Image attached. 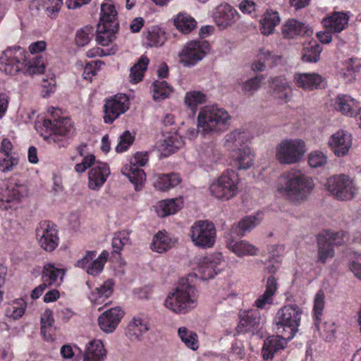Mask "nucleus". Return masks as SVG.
I'll return each instance as SVG.
<instances>
[{
  "instance_id": "9d476101",
  "label": "nucleus",
  "mask_w": 361,
  "mask_h": 361,
  "mask_svg": "<svg viewBox=\"0 0 361 361\" xmlns=\"http://www.w3.org/2000/svg\"><path fill=\"white\" fill-rule=\"evenodd\" d=\"M149 155L147 152H136L130 159V164L122 168V173L127 176L130 181L134 184L136 190H140V186L142 185L146 178L144 171L140 167L144 166L147 163Z\"/></svg>"
},
{
  "instance_id": "bf43d9fd",
  "label": "nucleus",
  "mask_w": 361,
  "mask_h": 361,
  "mask_svg": "<svg viewBox=\"0 0 361 361\" xmlns=\"http://www.w3.org/2000/svg\"><path fill=\"white\" fill-rule=\"evenodd\" d=\"M206 102V95L200 91L187 92L185 97V103L192 110L195 109L198 104Z\"/></svg>"
},
{
  "instance_id": "473e14b6",
  "label": "nucleus",
  "mask_w": 361,
  "mask_h": 361,
  "mask_svg": "<svg viewBox=\"0 0 361 361\" xmlns=\"http://www.w3.org/2000/svg\"><path fill=\"white\" fill-rule=\"evenodd\" d=\"M183 145V140L181 137L177 133H173L160 142L159 149L164 157H167L176 152Z\"/></svg>"
},
{
  "instance_id": "37998d69",
  "label": "nucleus",
  "mask_w": 361,
  "mask_h": 361,
  "mask_svg": "<svg viewBox=\"0 0 361 361\" xmlns=\"http://www.w3.org/2000/svg\"><path fill=\"white\" fill-rule=\"evenodd\" d=\"M99 23L118 25L117 11L111 3H104L101 6V16Z\"/></svg>"
},
{
  "instance_id": "5701e85b",
  "label": "nucleus",
  "mask_w": 361,
  "mask_h": 361,
  "mask_svg": "<svg viewBox=\"0 0 361 361\" xmlns=\"http://www.w3.org/2000/svg\"><path fill=\"white\" fill-rule=\"evenodd\" d=\"M106 357V350L101 340L94 339L86 345L83 355L84 361H103Z\"/></svg>"
},
{
  "instance_id": "20e7f679",
  "label": "nucleus",
  "mask_w": 361,
  "mask_h": 361,
  "mask_svg": "<svg viewBox=\"0 0 361 361\" xmlns=\"http://www.w3.org/2000/svg\"><path fill=\"white\" fill-rule=\"evenodd\" d=\"M302 310L296 305L281 307L276 317V333L286 340H291L298 330Z\"/></svg>"
},
{
  "instance_id": "4be33fe9",
  "label": "nucleus",
  "mask_w": 361,
  "mask_h": 361,
  "mask_svg": "<svg viewBox=\"0 0 361 361\" xmlns=\"http://www.w3.org/2000/svg\"><path fill=\"white\" fill-rule=\"evenodd\" d=\"M238 17L236 11L228 4H221L217 6L214 14V21L222 28L233 24Z\"/></svg>"
},
{
  "instance_id": "680f3d73",
  "label": "nucleus",
  "mask_w": 361,
  "mask_h": 361,
  "mask_svg": "<svg viewBox=\"0 0 361 361\" xmlns=\"http://www.w3.org/2000/svg\"><path fill=\"white\" fill-rule=\"evenodd\" d=\"M201 159L206 162H214L219 158V153L213 143L204 144L202 147Z\"/></svg>"
},
{
  "instance_id": "412c9836",
  "label": "nucleus",
  "mask_w": 361,
  "mask_h": 361,
  "mask_svg": "<svg viewBox=\"0 0 361 361\" xmlns=\"http://www.w3.org/2000/svg\"><path fill=\"white\" fill-rule=\"evenodd\" d=\"M231 164L238 170H247L253 163L255 155L250 148L245 146L233 152Z\"/></svg>"
},
{
  "instance_id": "2eb2a0df",
  "label": "nucleus",
  "mask_w": 361,
  "mask_h": 361,
  "mask_svg": "<svg viewBox=\"0 0 361 361\" xmlns=\"http://www.w3.org/2000/svg\"><path fill=\"white\" fill-rule=\"evenodd\" d=\"M208 45L204 42L191 41L188 42L180 53V62L184 66H192L202 60L206 55Z\"/></svg>"
},
{
  "instance_id": "39448f33",
  "label": "nucleus",
  "mask_w": 361,
  "mask_h": 361,
  "mask_svg": "<svg viewBox=\"0 0 361 361\" xmlns=\"http://www.w3.org/2000/svg\"><path fill=\"white\" fill-rule=\"evenodd\" d=\"M307 148L302 139H285L276 147L275 157L281 164H295L299 163L305 156Z\"/></svg>"
},
{
  "instance_id": "e433bc0d",
  "label": "nucleus",
  "mask_w": 361,
  "mask_h": 361,
  "mask_svg": "<svg viewBox=\"0 0 361 361\" xmlns=\"http://www.w3.org/2000/svg\"><path fill=\"white\" fill-rule=\"evenodd\" d=\"M317 240L318 262L324 264L328 259L334 257L335 252L331 243L326 240V236H324L323 234H319Z\"/></svg>"
},
{
  "instance_id": "4c0bfd02",
  "label": "nucleus",
  "mask_w": 361,
  "mask_h": 361,
  "mask_svg": "<svg viewBox=\"0 0 361 361\" xmlns=\"http://www.w3.org/2000/svg\"><path fill=\"white\" fill-rule=\"evenodd\" d=\"M114 283L111 280H107L104 282L99 287L91 293L90 299L94 303L102 304L113 293Z\"/></svg>"
},
{
  "instance_id": "b1692460",
  "label": "nucleus",
  "mask_w": 361,
  "mask_h": 361,
  "mask_svg": "<svg viewBox=\"0 0 361 361\" xmlns=\"http://www.w3.org/2000/svg\"><path fill=\"white\" fill-rule=\"evenodd\" d=\"M280 60V56L274 54L269 50L262 49L257 56V59L252 64V69L255 71H263L266 66L274 67Z\"/></svg>"
},
{
  "instance_id": "4468645a",
  "label": "nucleus",
  "mask_w": 361,
  "mask_h": 361,
  "mask_svg": "<svg viewBox=\"0 0 361 361\" xmlns=\"http://www.w3.org/2000/svg\"><path fill=\"white\" fill-rule=\"evenodd\" d=\"M109 257V252L104 250L98 257L96 251H87L84 257L78 260L76 266L83 269L92 276H97L102 272Z\"/></svg>"
},
{
  "instance_id": "2f4dec72",
  "label": "nucleus",
  "mask_w": 361,
  "mask_h": 361,
  "mask_svg": "<svg viewBox=\"0 0 361 361\" xmlns=\"http://www.w3.org/2000/svg\"><path fill=\"white\" fill-rule=\"evenodd\" d=\"M65 275L63 269L56 267L52 264H47L44 266L42 279L47 281L49 286L59 285Z\"/></svg>"
},
{
  "instance_id": "393cba45",
  "label": "nucleus",
  "mask_w": 361,
  "mask_h": 361,
  "mask_svg": "<svg viewBox=\"0 0 361 361\" xmlns=\"http://www.w3.org/2000/svg\"><path fill=\"white\" fill-rule=\"evenodd\" d=\"M281 32L285 38H293L296 36L310 35L312 31L305 23L295 19H289L283 25Z\"/></svg>"
},
{
  "instance_id": "7c9ffc66",
  "label": "nucleus",
  "mask_w": 361,
  "mask_h": 361,
  "mask_svg": "<svg viewBox=\"0 0 361 361\" xmlns=\"http://www.w3.org/2000/svg\"><path fill=\"white\" fill-rule=\"evenodd\" d=\"M270 82L271 87L273 89L274 94L276 97L286 102L290 99L292 88L286 79L282 77H277L272 78Z\"/></svg>"
},
{
  "instance_id": "bb28decb",
  "label": "nucleus",
  "mask_w": 361,
  "mask_h": 361,
  "mask_svg": "<svg viewBox=\"0 0 361 361\" xmlns=\"http://www.w3.org/2000/svg\"><path fill=\"white\" fill-rule=\"evenodd\" d=\"M349 16L343 12H334L322 20L324 27L329 31L341 32L348 25Z\"/></svg>"
},
{
  "instance_id": "338daca9",
  "label": "nucleus",
  "mask_w": 361,
  "mask_h": 361,
  "mask_svg": "<svg viewBox=\"0 0 361 361\" xmlns=\"http://www.w3.org/2000/svg\"><path fill=\"white\" fill-rule=\"evenodd\" d=\"M327 163V157L321 151H313L308 155V164L311 168L324 166Z\"/></svg>"
},
{
  "instance_id": "09e8293b",
  "label": "nucleus",
  "mask_w": 361,
  "mask_h": 361,
  "mask_svg": "<svg viewBox=\"0 0 361 361\" xmlns=\"http://www.w3.org/2000/svg\"><path fill=\"white\" fill-rule=\"evenodd\" d=\"M183 206V200L181 198H176L171 200H165L159 204V215L166 216L173 214L181 209Z\"/></svg>"
},
{
  "instance_id": "f704fd0d",
  "label": "nucleus",
  "mask_w": 361,
  "mask_h": 361,
  "mask_svg": "<svg viewBox=\"0 0 361 361\" xmlns=\"http://www.w3.org/2000/svg\"><path fill=\"white\" fill-rule=\"evenodd\" d=\"M228 248L238 257L256 255L258 249L245 240L236 241L231 240L227 243Z\"/></svg>"
},
{
  "instance_id": "c03bdc74",
  "label": "nucleus",
  "mask_w": 361,
  "mask_h": 361,
  "mask_svg": "<svg viewBox=\"0 0 361 361\" xmlns=\"http://www.w3.org/2000/svg\"><path fill=\"white\" fill-rule=\"evenodd\" d=\"M149 62V59L146 56L142 55L138 61L130 68L129 78L131 82L137 83L142 80L144 72L147 70Z\"/></svg>"
},
{
  "instance_id": "c85d7f7f",
  "label": "nucleus",
  "mask_w": 361,
  "mask_h": 361,
  "mask_svg": "<svg viewBox=\"0 0 361 361\" xmlns=\"http://www.w3.org/2000/svg\"><path fill=\"white\" fill-rule=\"evenodd\" d=\"M277 286L275 277L270 276L267 279L264 293L255 300V305L259 309H264L267 305H272Z\"/></svg>"
},
{
  "instance_id": "f03ea898",
  "label": "nucleus",
  "mask_w": 361,
  "mask_h": 361,
  "mask_svg": "<svg viewBox=\"0 0 361 361\" xmlns=\"http://www.w3.org/2000/svg\"><path fill=\"white\" fill-rule=\"evenodd\" d=\"M192 275L180 279L178 285L165 300V307L176 313L185 314L197 304L198 292L192 284Z\"/></svg>"
},
{
  "instance_id": "774afa93",
  "label": "nucleus",
  "mask_w": 361,
  "mask_h": 361,
  "mask_svg": "<svg viewBox=\"0 0 361 361\" xmlns=\"http://www.w3.org/2000/svg\"><path fill=\"white\" fill-rule=\"evenodd\" d=\"M25 312V304L21 302H15L7 307L6 310V316L13 319H18L21 317Z\"/></svg>"
},
{
  "instance_id": "79ce46f5",
  "label": "nucleus",
  "mask_w": 361,
  "mask_h": 361,
  "mask_svg": "<svg viewBox=\"0 0 361 361\" xmlns=\"http://www.w3.org/2000/svg\"><path fill=\"white\" fill-rule=\"evenodd\" d=\"M247 140L246 133L238 130H233L224 137V147L230 151L234 152L239 149Z\"/></svg>"
},
{
  "instance_id": "7ed1b4c3",
  "label": "nucleus",
  "mask_w": 361,
  "mask_h": 361,
  "mask_svg": "<svg viewBox=\"0 0 361 361\" xmlns=\"http://www.w3.org/2000/svg\"><path fill=\"white\" fill-rule=\"evenodd\" d=\"M231 116L217 105L206 106L200 110L197 127L203 135L221 133L228 129Z\"/></svg>"
},
{
  "instance_id": "9b49d317",
  "label": "nucleus",
  "mask_w": 361,
  "mask_h": 361,
  "mask_svg": "<svg viewBox=\"0 0 361 361\" xmlns=\"http://www.w3.org/2000/svg\"><path fill=\"white\" fill-rule=\"evenodd\" d=\"M25 51L20 47L8 48L0 58V69L8 75H15L25 66Z\"/></svg>"
},
{
  "instance_id": "603ef678",
  "label": "nucleus",
  "mask_w": 361,
  "mask_h": 361,
  "mask_svg": "<svg viewBox=\"0 0 361 361\" xmlns=\"http://www.w3.org/2000/svg\"><path fill=\"white\" fill-rule=\"evenodd\" d=\"M172 246L171 239L163 232H159L152 243V249L159 253L168 250Z\"/></svg>"
},
{
  "instance_id": "de8ad7c7",
  "label": "nucleus",
  "mask_w": 361,
  "mask_h": 361,
  "mask_svg": "<svg viewBox=\"0 0 361 361\" xmlns=\"http://www.w3.org/2000/svg\"><path fill=\"white\" fill-rule=\"evenodd\" d=\"M174 24L178 30L185 34L190 32L197 26L196 20L186 13H179L174 19Z\"/></svg>"
},
{
  "instance_id": "864d4df0",
  "label": "nucleus",
  "mask_w": 361,
  "mask_h": 361,
  "mask_svg": "<svg viewBox=\"0 0 361 361\" xmlns=\"http://www.w3.org/2000/svg\"><path fill=\"white\" fill-rule=\"evenodd\" d=\"M208 261L207 265L202 268V272L205 274L207 271V278L212 279L220 272V269L217 266L224 261L223 256L221 253H216L212 255Z\"/></svg>"
},
{
  "instance_id": "0e129e2a",
  "label": "nucleus",
  "mask_w": 361,
  "mask_h": 361,
  "mask_svg": "<svg viewBox=\"0 0 361 361\" xmlns=\"http://www.w3.org/2000/svg\"><path fill=\"white\" fill-rule=\"evenodd\" d=\"M130 328L131 331H134L135 334H137V337L139 338L140 335L149 330L148 320L147 318L140 316L134 317L133 322L130 324Z\"/></svg>"
},
{
  "instance_id": "c756f323",
  "label": "nucleus",
  "mask_w": 361,
  "mask_h": 361,
  "mask_svg": "<svg viewBox=\"0 0 361 361\" xmlns=\"http://www.w3.org/2000/svg\"><path fill=\"white\" fill-rule=\"evenodd\" d=\"M118 25L99 23L97 30V42L102 46H107L116 38Z\"/></svg>"
},
{
  "instance_id": "1a4fd4ad",
  "label": "nucleus",
  "mask_w": 361,
  "mask_h": 361,
  "mask_svg": "<svg viewBox=\"0 0 361 361\" xmlns=\"http://www.w3.org/2000/svg\"><path fill=\"white\" fill-rule=\"evenodd\" d=\"M326 188L340 200H349L354 197L357 188L348 176L336 175L327 179Z\"/></svg>"
},
{
  "instance_id": "c9c22d12",
  "label": "nucleus",
  "mask_w": 361,
  "mask_h": 361,
  "mask_svg": "<svg viewBox=\"0 0 361 361\" xmlns=\"http://www.w3.org/2000/svg\"><path fill=\"white\" fill-rule=\"evenodd\" d=\"M279 13L274 11H267L260 20V30L264 35H269L274 31L275 27L279 23Z\"/></svg>"
},
{
  "instance_id": "423d86ee",
  "label": "nucleus",
  "mask_w": 361,
  "mask_h": 361,
  "mask_svg": "<svg viewBox=\"0 0 361 361\" xmlns=\"http://www.w3.org/2000/svg\"><path fill=\"white\" fill-rule=\"evenodd\" d=\"M51 118H46L43 121V127L46 133L49 135H44V137L49 142H56L60 141L59 137H66L71 135L75 129L73 122L68 118L56 117L61 114V110L58 108L51 109Z\"/></svg>"
},
{
  "instance_id": "052dcab7",
  "label": "nucleus",
  "mask_w": 361,
  "mask_h": 361,
  "mask_svg": "<svg viewBox=\"0 0 361 361\" xmlns=\"http://www.w3.org/2000/svg\"><path fill=\"white\" fill-rule=\"evenodd\" d=\"M94 36V27L87 25L78 30L75 35V42L80 47L87 44Z\"/></svg>"
},
{
  "instance_id": "6e6552de",
  "label": "nucleus",
  "mask_w": 361,
  "mask_h": 361,
  "mask_svg": "<svg viewBox=\"0 0 361 361\" xmlns=\"http://www.w3.org/2000/svg\"><path fill=\"white\" fill-rule=\"evenodd\" d=\"M238 176L233 170L222 174L209 186L211 194L217 199L228 200L238 192Z\"/></svg>"
},
{
  "instance_id": "f8f14e48",
  "label": "nucleus",
  "mask_w": 361,
  "mask_h": 361,
  "mask_svg": "<svg viewBox=\"0 0 361 361\" xmlns=\"http://www.w3.org/2000/svg\"><path fill=\"white\" fill-rule=\"evenodd\" d=\"M324 306V294L322 290H319L314 298V326L321 337L327 341H330L334 336V324L331 322H326L320 324L321 317Z\"/></svg>"
},
{
  "instance_id": "4d7b16f0",
  "label": "nucleus",
  "mask_w": 361,
  "mask_h": 361,
  "mask_svg": "<svg viewBox=\"0 0 361 361\" xmlns=\"http://www.w3.org/2000/svg\"><path fill=\"white\" fill-rule=\"evenodd\" d=\"M45 68L44 63L41 57H35L32 61L25 63L23 70L25 75H33L41 74Z\"/></svg>"
},
{
  "instance_id": "e2e57ef3",
  "label": "nucleus",
  "mask_w": 361,
  "mask_h": 361,
  "mask_svg": "<svg viewBox=\"0 0 361 361\" xmlns=\"http://www.w3.org/2000/svg\"><path fill=\"white\" fill-rule=\"evenodd\" d=\"M63 5V0H42V8L51 18H55Z\"/></svg>"
},
{
  "instance_id": "72a5a7b5",
  "label": "nucleus",
  "mask_w": 361,
  "mask_h": 361,
  "mask_svg": "<svg viewBox=\"0 0 361 361\" xmlns=\"http://www.w3.org/2000/svg\"><path fill=\"white\" fill-rule=\"evenodd\" d=\"M257 214L255 216H247L240 221L236 226L232 227L233 233L239 236H244L255 228L261 221V218Z\"/></svg>"
},
{
  "instance_id": "5fc2aeb1",
  "label": "nucleus",
  "mask_w": 361,
  "mask_h": 361,
  "mask_svg": "<svg viewBox=\"0 0 361 361\" xmlns=\"http://www.w3.org/2000/svg\"><path fill=\"white\" fill-rule=\"evenodd\" d=\"M6 201L8 202L20 200L26 194L25 186L21 184L10 183L6 191Z\"/></svg>"
},
{
  "instance_id": "f3484780",
  "label": "nucleus",
  "mask_w": 361,
  "mask_h": 361,
  "mask_svg": "<svg viewBox=\"0 0 361 361\" xmlns=\"http://www.w3.org/2000/svg\"><path fill=\"white\" fill-rule=\"evenodd\" d=\"M329 146L336 157H344L352 147V135L348 131L338 130L330 137Z\"/></svg>"
},
{
  "instance_id": "13d9d810",
  "label": "nucleus",
  "mask_w": 361,
  "mask_h": 361,
  "mask_svg": "<svg viewBox=\"0 0 361 361\" xmlns=\"http://www.w3.org/2000/svg\"><path fill=\"white\" fill-rule=\"evenodd\" d=\"M130 243V232L124 230L116 233L112 239V247L116 253L120 252L123 247Z\"/></svg>"
},
{
  "instance_id": "69168bd1",
  "label": "nucleus",
  "mask_w": 361,
  "mask_h": 361,
  "mask_svg": "<svg viewBox=\"0 0 361 361\" xmlns=\"http://www.w3.org/2000/svg\"><path fill=\"white\" fill-rule=\"evenodd\" d=\"M264 77L262 75H257L252 78L245 82L242 85V90L245 94L252 95L254 93L259 90L261 86V82Z\"/></svg>"
},
{
  "instance_id": "6ab92c4d",
  "label": "nucleus",
  "mask_w": 361,
  "mask_h": 361,
  "mask_svg": "<svg viewBox=\"0 0 361 361\" xmlns=\"http://www.w3.org/2000/svg\"><path fill=\"white\" fill-rule=\"evenodd\" d=\"M110 170L106 163L97 162L88 173V186L91 190H99L106 182Z\"/></svg>"
},
{
  "instance_id": "0eeeda50",
  "label": "nucleus",
  "mask_w": 361,
  "mask_h": 361,
  "mask_svg": "<svg viewBox=\"0 0 361 361\" xmlns=\"http://www.w3.org/2000/svg\"><path fill=\"white\" fill-rule=\"evenodd\" d=\"M190 236L196 247L202 249L211 248L216 242V229L212 221L199 220L191 226Z\"/></svg>"
},
{
  "instance_id": "a18cd8bd",
  "label": "nucleus",
  "mask_w": 361,
  "mask_h": 361,
  "mask_svg": "<svg viewBox=\"0 0 361 361\" xmlns=\"http://www.w3.org/2000/svg\"><path fill=\"white\" fill-rule=\"evenodd\" d=\"M302 60L306 62H317L319 59L322 48L317 41L304 43Z\"/></svg>"
},
{
  "instance_id": "aec40b11",
  "label": "nucleus",
  "mask_w": 361,
  "mask_h": 361,
  "mask_svg": "<svg viewBox=\"0 0 361 361\" xmlns=\"http://www.w3.org/2000/svg\"><path fill=\"white\" fill-rule=\"evenodd\" d=\"M264 326V321L257 310L247 311L240 320L238 326L239 331H252L253 334H259Z\"/></svg>"
},
{
  "instance_id": "a19ab883",
  "label": "nucleus",
  "mask_w": 361,
  "mask_h": 361,
  "mask_svg": "<svg viewBox=\"0 0 361 361\" xmlns=\"http://www.w3.org/2000/svg\"><path fill=\"white\" fill-rule=\"evenodd\" d=\"M281 339L284 340L280 334L277 336H269L265 341L262 348V355L265 360L271 359L274 354L283 348Z\"/></svg>"
},
{
  "instance_id": "3c124183",
  "label": "nucleus",
  "mask_w": 361,
  "mask_h": 361,
  "mask_svg": "<svg viewBox=\"0 0 361 361\" xmlns=\"http://www.w3.org/2000/svg\"><path fill=\"white\" fill-rule=\"evenodd\" d=\"M178 336L185 345L192 350H196L199 347L197 334L182 326L178 329Z\"/></svg>"
},
{
  "instance_id": "49530a36",
  "label": "nucleus",
  "mask_w": 361,
  "mask_h": 361,
  "mask_svg": "<svg viewBox=\"0 0 361 361\" xmlns=\"http://www.w3.org/2000/svg\"><path fill=\"white\" fill-rule=\"evenodd\" d=\"M180 182V179L178 174H161L158 176L154 185L157 189L165 191L171 188L177 186Z\"/></svg>"
},
{
  "instance_id": "ddd939ff",
  "label": "nucleus",
  "mask_w": 361,
  "mask_h": 361,
  "mask_svg": "<svg viewBox=\"0 0 361 361\" xmlns=\"http://www.w3.org/2000/svg\"><path fill=\"white\" fill-rule=\"evenodd\" d=\"M36 237L40 247L47 252H52L59 245V238L56 225L49 221H42L36 228Z\"/></svg>"
},
{
  "instance_id": "6e6d98bb",
  "label": "nucleus",
  "mask_w": 361,
  "mask_h": 361,
  "mask_svg": "<svg viewBox=\"0 0 361 361\" xmlns=\"http://www.w3.org/2000/svg\"><path fill=\"white\" fill-rule=\"evenodd\" d=\"M153 97L155 100L164 99L172 92L168 83L164 80H156L153 82Z\"/></svg>"
},
{
  "instance_id": "f257e3e1",
  "label": "nucleus",
  "mask_w": 361,
  "mask_h": 361,
  "mask_svg": "<svg viewBox=\"0 0 361 361\" xmlns=\"http://www.w3.org/2000/svg\"><path fill=\"white\" fill-rule=\"evenodd\" d=\"M314 187L311 177L300 171H291L280 176L277 190L289 200L297 202L305 200Z\"/></svg>"
},
{
  "instance_id": "a211bd4d",
  "label": "nucleus",
  "mask_w": 361,
  "mask_h": 361,
  "mask_svg": "<svg viewBox=\"0 0 361 361\" xmlns=\"http://www.w3.org/2000/svg\"><path fill=\"white\" fill-rule=\"evenodd\" d=\"M124 315V312L118 307L111 308L103 312L98 318L100 329L107 333L113 332Z\"/></svg>"
},
{
  "instance_id": "58836bf2",
  "label": "nucleus",
  "mask_w": 361,
  "mask_h": 361,
  "mask_svg": "<svg viewBox=\"0 0 361 361\" xmlns=\"http://www.w3.org/2000/svg\"><path fill=\"white\" fill-rule=\"evenodd\" d=\"M114 283L111 280H107L104 282L99 287L91 293L90 299L94 303L102 304L113 293Z\"/></svg>"
},
{
  "instance_id": "dca6fc26",
  "label": "nucleus",
  "mask_w": 361,
  "mask_h": 361,
  "mask_svg": "<svg viewBox=\"0 0 361 361\" xmlns=\"http://www.w3.org/2000/svg\"><path fill=\"white\" fill-rule=\"evenodd\" d=\"M104 108V122L111 123L128 109V98L126 94L116 96L114 99L106 100Z\"/></svg>"
},
{
  "instance_id": "ea45409f",
  "label": "nucleus",
  "mask_w": 361,
  "mask_h": 361,
  "mask_svg": "<svg viewBox=\"0 0 361 361\" xmlns=\"http://www.w3.org/2000/svg\"><path fill=\"white\" fill-rule=\"evenodd\" d=\"M114 283L111 280H107L104 282L99 287L91 293L90 299L94 303L102 304L113 293Z\"/></svg>"
},
{
  "instance_id": "8fccbe9b",
  "label": "nucleus",
  "mask_w": 361,
  "mask_h": 361,
  "mask_svg": "<svg viewBox=\"0 0 361 361\" xmlns=\"http://www.w3.org/2000/svg\"><path fill=\"white\" fill-rule=\"evenodd\" d=\"M146 40L148 47L162 46L166 41L165 32L159 27H152L147 32Z\"/></svg>"
},
{
  "instance_id": "a878e982",
  "label": "nucleus",
  "mask_w": 361,
  "mask_h": 361,
  "mask_svg": "<svg viewBox=\"0 0 361 361\" xmlns=\"http://www.w3.org/2000/svg\"><path fill=\"white\" fill-rule=\"evenodd\" d=\"M296 85L303 90L317 89L322 82V78L317 73H295L293 77Z\"/></svg>"
},
{
  "instance_id": "cd10ccee",
  "label": "nucleus",
  "mask_w": 361,
  "mask_h": 361,
  "mask_svg": "<svg viewBox=\"0 0 361 361\" xmlns=\"http://www.w3.org/2000/svg\"><path fill=\"white\" fill-rule=\"evenodd\" d=\"M335 109L342 114L353 117L357 112L359 104L358 102L350 96L341 94L336 97Z\"/></svg>"
}]
</instances>
